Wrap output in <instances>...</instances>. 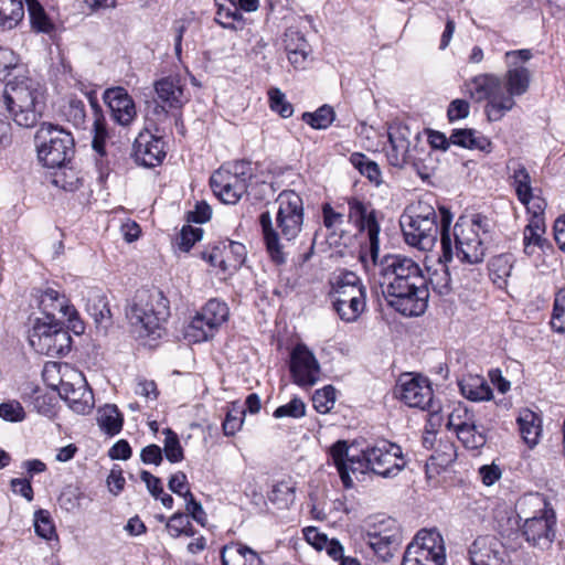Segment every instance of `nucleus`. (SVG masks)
I'll return each instance as SVG.
<instances>
[{
    "instance_id": "obj_1",
    "label": "nucleus",
    "mask_w": 565,
    "mask_h": 565,
    "mask_svg": "<svg viewBox=\"0 0 565 565\" xmlns=\"http://www.w3.org/2000/svg\"><path fill=\"white\" fill-rule=\"evenodd\" d=\"M379 275V284L387 305L403 316H420L427 308L429 292L419 265L399 254L385 255L372 262Z\"/></svg>"
},
{
    "instance_id": "obj_2",
    "label": "nucleus",
    "mask_w": 565,
    "mask_h": 565,
    "mask_svg": "<svg viewBox=\"0 0 565 565\" xmlns=\"http://www.w3.org/2000/svg\"><path fill=\"white\" fill-rule=\"evenodd\" d=\"M532 57L530 50L523 49L505 53L508 71L503 79L492 74H481L468 84L470 96L477 102L488 100L486 114L491 121H498L514 106V97L524 95L531 84L530 70L520 64Z\"/></svg>"
},
{
    "instance_id": "obj_3",
    "label": "nucleus",
    "mask_w": 565,
    "mask_h": 565,
    "mask_svg": "<svg viewBox=\"0 0 565 565\" xmlns=\"http://www.w3.org/2000/svg\"><path fill=\"white\" fill-rule=\"evenodd\" d=\"M330 456L347 489L353 487L350 471L363 473L371 470L381 477L392 478L397 476L406 465L402 448L387 440L376 441L373 446L363 449L361 456L352 454L345 440H338L330 448Z\"/></svg>"
},
{
    "instance_id": "obj_4",
    "label": "nucleus",
    "mask_w": 565,
    "mask_h": 565,
    "mask_svg": "<svg viewBox=\"0 0 565 565\" xmlns=\"http://www.w3.org/2000/svg\"><path fill=\"white\" fill-rule=\"evenodd\" d=\"M126 316L138 338L159 339L170 316L169 300L156 288L138 290Z\"/></svg>"
},
{
    "instance_id": "obj_5",
    "label": "nucleus",
    "mask_w": 565,
    "mask_h": 565,
    "mask_svg": "<svg viewBox=\"0 0 565 565\" xmlns=\"http://www.w3.org/2000/svg\"><path fill=\"white\" fill-rule=\"evenodd\" d=\"M3 99L11 118L20 127H33L42 115V86L22 73L6 84Z\"/></svg>"
},
{
    "instance_id": "obj_6",
    "label": "nucleus",
    "mask_w": 565,
    "mask_h": 565,
    "mask_svg": "<svg viewBox=\"0 0 565 565\" xmlns=\"http://www.w3.org/2000/svg\"><path fill=\"white\" fill-rule=\"evenodd\" d=\"M391 149L387 160L393 167L409 166L423 179L431 175L434 158L431 152L420 142L418 134H412L406 126L392 127L388 131Z\"/></svg>"
},
{
    "instance_id": "obj_7",
    "label": "nucleus",
    "mask_w": 565,
    "mask_h": 565,
    "mask_svg": "<svg viewBox=\"0 0 565 565\" xmlns=\"http://www.w3.org/2000/svg\"><path fill=\"white\" fill-rule=\"evenodd\" d=\"M441 225L438 221H422L411 218L408 216H401L399 223L405 237V242L422 250H429L436 244L438 235L440 234V243L446 260L452 257L451 239L449 235L450 214L441 209Z\"/></svg>"
},
{
    "instance_id": "obj_8",
    "label": "nucleus",
    "mask_w": 565,
    "mask_h": 565,
    "mask_svg": "<svg viewBox=\"0 0 565 565\" xmlns=\"http://www.w3.org/2000/svg\"><path fill=\"white\" fill-rule=\"evenodd\" d=\"M34 141L38 158L43 166L55 169L68 163L74 154V139L65 129L43 122L36 130Z\"/></svg>"
},
{
    "instance_id": "obj_9",
    "label": "nucleus",
    "mask_w": 565,
    "mask_h": 565,
    "mask_svg": "<svg viewBox=\"0 0 565 565\" xmlns=\"http://www.w3.org/2000/svg\"><path fill=\"white\" fill-rule=\"evenodd\" d=\"M484 218L481 216L458 218L454 226L456 255L460 262L479 264L484 259L486 246L483 236L487 235Z\"/></svg>"
},
{
    "instance_id": "obj_10",
    "label": "nucleus",
    "mask_w": 565,
    "mask_h": 565,
    "mask_svg": "<svg viewBox=\"0 0 565 565\" xmlns=\"http://www.w3.org/2000/svg\"><path fill=\"white\" fill-rule=\"evenodd\" d=\"M334 310L347 322H353L365 309V287L360 277L352 271L342 273L331 294Z\"/></svg>"
},
{
    "instance_id": "obj_11",
    "label": "nucleus",
    "mask_w": 565,
    "mask_h": 565,
    "mask_svg": "<svg viewBox=\"0 0 565 565\" xmlns=\"http://www.w3.org/2000/svg\"><path fill=\"white\" fill-rule=\"evenodd\" d=\"M29 342L38 353L56 358L70 352L72 338L62 323L38 320L30 331Z\"/></svg>"
},
{
    "instance_id": "obj_12",
    "label": "nucleus",
    "mask_w": 565,
    "mask_h": 565,
    "mask_svg": "<svg viewBox=\"0 0 565 565\" xmlns=\"http://www.w3.org/2000/svg\"><path fill=\"white\" fill-rule=\"evenodd\" d=\"M247 163L236 161L228 167H222L210 178L213 193L225 204H235L247 192V181L244 178Z\"/></svg>"
},
{
    "instance_id": "obj_13",
    "label": "nucleus",
    "mask_w": 565,
    "mask_h": 565,
    "mask_svg": "<svg viewBox=\"0 0 565 565\" xmlns=\"http://www.w3.org/2000/svg\"><path fill=\"white\" fill-rule=\"evenodd\" d=\"M228 308L224 302L211 299L191 320L185 329L190 342H202L213 337L214 331L226 321Z\"/></svg>"
},
{
    "instance_id": "obj_14",
    "label": "nucleus",
    "mask_w": 565,
    "mask_h": 565,
    "mask_svg": "<svg viewBox=\"0 0 565 565\" xmlns=\"http://www.w3.org/2000/svg\"><path fill=\"white\" fill-rule=\"evenodd\" d=\"M278 203L277 226L287 239H295L303 224V202L298 193L286 190L275 199Z\"/></svg>"
},
{
    "instance_id": "obj_15",
    "label": "nucleus",
    "mask_w": 565,
    "mask_h": 565,
    "mask_svg": "<svg viewBox=\"0 0 565 565\" xmlns=\"http://www.w3.org/2000/svg\"><path fill=\"white\" fill-rule=\"evenodd\" d=\"M533 501H535L534 503L543 504L541 515L526 518L522 526V533L530 544L541 550H546L555 537V512L543 499L535 497Z\"/></svg>"
},
{
    "instance_id": "obj_16",
    "label": "nucleus",
    "mask_w": 565,
    "mask_h": 565,
    "mask_svg": "<svg viewBox=\"0 0 565 565\" xmlns=\"http://www.w3.org/2000/svg\"><path fill=\"white\" fill-rule=\"evenodd\" d=\"M396 395L409 407L427 409L433 415L439 412L433 401V388L427 379L404 374L398 380Z\"/></svg>"
},
{
    "instance_id": "obj_17",
    "label": "nucleus",
    "mask_w": 565,
    "mask_h": 565,
    "mask_svg": "<svg viewBox=\"0 0 565 565\" xmlns=\"http://www.w3.org/2000/svg\"><path fill=\"white\" fill-rule=\"evenodd\" d=\"M55 387L68 407L81 415L88 414L94 407V397L92 391L87 387L82 373L71 370L68 380L61 379Z\"/></svg>"
},
{
    "instance_id": "obj_18",
    "label": "nucleus",
    "mask_w": 565,
    "mask_h": 565,
    "mask_svg": "<svg viewBox=\"0 0 565 565\" xmlns=\"http://www.w3.org/2000/svg\"><path fill=\"white\" fill-rule=\"evenodd\" d=\"M348 217L360 232H366L369 236V257L376 263L380 253V225L376 213L369 204L356 198L348 200Z\"/></svg>"
},
{
    "instance_id": "obj_19",
    "label": "nucleus",
    "mask_w": 565,
    "mask_h": 565,
    "mask_svg": "<svg viewBox=\"0 0 565 565\" xmlns=\"http://www.w3.org/2000/svg\"><path fill=\"white\" fill-rule=\"evenodd\" d=\"M290 372L296 384L313 386L320 379V365L315 354L305 345L297 344L290 356Z\"/></svg>"
},
{
    "instance_id": "obj_20",
    "label": "nucleus",
    "mask_w": 565,
    "mask_h": 565,
    "mask_svg": "<svg viewBox=\"0 0 565 565\" xmlns=\"http://www.w3.org/2000/svg\"><path fill=\"white\" fill-rule=\"evenodd\" d=\"M468 554L471 565H509L502 542L493 535L478 536L471 543Z\"/></svg>"
},
{
    "instance_id": "obj_21",
    "label": "nucleus",
    "mask_w": 565,
    "mask_h": 565,
    "mask_svg": "<svg viewBox=\"0 0 565 565\" xmlns=\"http://www.w3.org/2000/svg\"><path fill=\"white\" fill-rule=\"evenodd\" d=\"M132 154L138 164L147 168L157 167L166 158L164 141L147 130L141 131L135 139Z\"/></svg>"
},
{
    "instance_id": "obj_22",
    "label": "nucleus",
    "mask_w": 565,
    "mask_h": 565,
    "mask_svg": "<svg viewBox=\"0 0 565 565\" xmlns=\"http://www.w3.org/2000/svg\"><path fill=\"white\" fill-rule=\"evenodd\" d=\"M104 102L110 109L111 117L121 126H128L135 119L137 111L128 92L120 86L107 88L103 95Z\"/></svg>"
},
{
    "instance_id": "obj_23",
    "label": "nucleus",
    "mask_w": 565,
    "mask_h": 565,
    "mask_svg": "<svg viewBox=\"0 0 565 565\" xmlns=\"http://www.w3.org/2000/svg\"><path fill=\"white\" fill-rule=\"evenodd\" d=\"M401 543L402 535L396 526H388L383 531L374 527L367 532V544L382 561L390 559Z\"/></svg>"
},
{
    "instance_id": "obj_24",
    "label": "nucleus",
    "mask_w": 565,
    "mask_h": 565,
    "mask_svg": "<svg viewBox=\"0 0 565 565\" xmlns=\"http://www.w3.org/2000/svg\"><path fill=\"white\" fill-rule=\"evenodd\" d=\"M284 43L290 64L297 70H305L309 64L311 46L303 34L289 29L285 33Z\"/></svg>"
},
{
    "instance_id": "obj_25",
    "label": "nucleus",
    "mask_w": 565,
    "mask_h": 565,
    "mask_svg": "<svg viewBox=\"0 0 565 565\" xmlns=\"http://www.w3.org/2000/svg\"><path fill=\"white\" fill-rule=\"evenodd\" d=\"M418 554H427L428 557L446 559V551L443 536L436 530L423 529L417 532L414 540L408 544L406 551H414Z\"/></svg>"
},
{
    "instance_id": "obj_26",
    "label": "nucleus",
    "mask_w": 565,
    "mask_h": 565,
    "mask_svg": "<svg viewBox=\"0 0 565 565\" xmlns=\"http://www.w3.org/2000/svg\"><path fill=\"white\" fill-rule=\"evenodd\" d=\"M215 3L218 8L215 20L222 26L235 31H243L245 29L246 21L239 9L247 11V0H238L239 7L234 0H215Z\"/></svg>"
},
{
    "instance_id": "obj_27",
    "label": "nucleus",
    "mask_w": 565,
    "mask_h": 565,
    "mask_svg": "<svg viewBox=\"0 0 565 565\" xmlns=\"http://www.w3.org/2000/svg\"><path fill=\"white\" fill-rule=\"evenodd\" d=\"M544 233V218L541 216L531 217L523 231L524 253L527 256L539 255V252L544 253L545 249L551 248L547 239L543 237Z\"/></svg>"
},
{
    "instance_id": "obj_28",
    "label": "nucleus",
    "mask_w": 565,
    "mask_h": 565,
    "mask_svg": "<svg viewBox=\"0 0 565 565\" xmlns=\"http://www.w3.org/2000/svg\"><path fill=\"white\" fill-rule=\"evenodd\" d=\"M40 308L50 320H54L56 315L68 319L75 315V309L68 303V299L65 295L60 294L53 288H47L42 292L40 297Z\"/></svg>"
},
{
    "instance_id": "obj_29",
    "label": "nucleus",
    "mask_w": 565,
    "mask_h": 565,
    "mask_svg": "<svg viewBox=\"0 0 565 565\" xmlns=\"http://www.w3.org/2000/svg\"><path fill=\"white\" fill-rule=\"evenodd\" d=\"M264 241L270 259L276 265H284L287 260L284 246L280 244L279 235L273 226L271 216L268 211L263 212L259 216Z\"/></svg>"
},
{
    "instance_id": "obj_30",
    "label": "nucleus",
    "mask_w": 565,
    "mask_h": 565,
    "mask_svg": "<svg viewBox=\"0 0 565 565\" xmlns=\"http://www.w3.org/2000/svg\"><path fill=\"white\" fill-rule=\"evenodd\" d=\"M446 262L443 255L435 265L427 267V287L430 286L438 296H447L452 291L451 277Z\"/></svg>"
},
{
    "instance_id": "obj_31",
    "label": "nucleus",
    "mask_w": 565,
    "mask_h": 565,
    "mask_svg": "<svg viewBox=\"0 0 565 565\" xmlns=\"http://www.w3.org/2000/svg\"><path fill=\"white\" fill-rule=\"evenodd\" d=\"M516 422L524 443L530 448H534L539 444L542 434L540 416L531 409L524 408L520 412Z\"/></svg>"
},
{
    "instance_id": "obj_32",
    "label": "nucleus",
    "mask_w": 565,
    "mask_h": 565,
    "mask_svg": "<svg viewBox=\"0 0 565 565\" xmlns=\"http://www.w3.org/2000/svg\"><path fill=\"white\" fill-rule=\"evenodd\" d=\"M511 172L510 178L515 189L519 200L524 205H529L531 199H533L531 177L525 167L516 160H510L507 166Z\"/></svg>"
},
{
    "instance_id": "obj_33",
    "label": "nucleus",
    "mask_w": 565,
    "mask_h": 565,
    "mask_svg": "<svg viewBox=\"0 0 565 565\" xmlns=\"http://www.w3.org/2000/svg\"><path fill=\"white\" fill-rule=\"evenodd\" d=\"M154 89L158 98L171 108H178L184 103L183 87L178 77H164L156 82Z\"/></svg>"
},
{
    "instance_id": "obj_34",
    "label": "nucleus",
    "mask_w": 565,
    "mask_h": 565,
    "mask_svg": "<svg viewBox=\"0 0 565 565\" xmlns=\"http://www.w3.org/2000/svg\"><path fill=\"white\" fill-rule=\"evenodd\" d=\"M296 484L291 478L273 482L267 494L268 501L278 510H287L295 502Z\"/></svg>"
},
{
    "instance_id": "obj_35",
    "label": "nucleus",
    "mask_w": 565,
    "mask_h": 565,
    "mask_svg": "<svg viewBox=\"0 0 565 565\" xmlns=\"http://www.w3.org/2000/svg\"><path fill=\"white\" fill-rule=\"evenodd\" d=\"M90 105L94 110V122H93V140L92 147L94 151L100 157L106 156L105 143L108 138L107 121L103 115V110L98 105L97 100L90 98Z\"/></svg>"
},
{
    "instance_id": "obj_36",
    "label": "nucleus",
    "mask_w": 565,
    "mask_h": 565,
    "mask_svg": "<svg viewBox=\"0 0 565 565\" xmlns=\"http://www.w3.org/2000/svg\"><path fill=\"white\" fill-rule=\"evenodd\" d=\"M24 0H0V28L11 30L24 17Z\"/></svg>"
},
{
    "instance_id": "obj_37",
    "label": "nucleus",
    "mask_w": 565,
    "mask_h": 565,
    "mask_svg": "<svg viewBox=\"0 0 565 565\" xmlns=\"http://www.w3.org/2000/svg\"><path fill=\"white\" fill-rule=\"evenodd\" d=\"M97 422L102 430L108 435H116L121 430L122 416L116 405H105L98 409Z\"/></svg>"
},
{
    "instance_id": "obj_38",
    "label": "nucleus",
    "mask_w": 565,
    "mask_h": 565,
    "mask_svg": "<svg viewBox=\"0 0 565 565\" xmlns=\"http://www.w3.org/2000/svg\"><path fill=\"white\" fill-rule=\"evenodd\" d=\"M462 395L471 401H489L492 398V391L489 384L481 377H472L460 383Z\"/></svg>"
},
{
    "instance_id": "obj_39",
    "label": "nucleus",
    "mask_w": 565,
    "mask_h": 565,
    "mask_svg": "<svg viewBox=\"0 0 565 565\" xmlns=\"http://www.w3.org/2000/svg\"><path fill=\"white\" fill-rule=\"evenodd\" d=\"M226 260H220V268L223 271H234L239 269L246 260V247L237 241H230L225 250Z\"/></svg>"
},
{
    "instance_id": "obj_40",
    "label": "nucleus",
    "mask_w": 565,
    "mask_h": 565,
    "mask_svg": "<svg viewBox=\"0 0 565 565\" xmlns=\"http://www.w3.org/2000/svg\"><path fill=\"white\" fill-rule=\"evenodd\" d=\"M450 142L469 149L487 150L490 147V141L487 138L476 136V132L470 129L454 130Z\"/></svg>"
},
{
    "instance_id": "obj_41",
    "label": "nucleus",
    "mask_w": 565,
    "mask_h": 565,
    "mask_svg": "<svg viewBox=\"0 0 565 565\" xmlns=\"http://www.w3.org/2000/svg\"><path fill=\"white\" fill-rule=\"evenodd\" d=\"M513 256L511 254H501L494 256L490 262V275L495 284L502 286L511 276L513 269Z\"/></svg>"
},
{
    "instance_id": "obj_42",
    "label": "nucleus",
    "mask_w": 565,
    "mask_h": 565,
    "mask_svg": "<svg viewBox=\"0 0 565 565\" xmlns=\"http://www.w3.org/2000/svg\"><path fill=\"white\" fill-rule=\"evenodd\" d=\"M457 438L468 449H480L487 443V436L481 427L477 426V423L460 428L455 431Z\"/></svg>"
},
{
    "instance_id": "obj_43",
    "label": "nucleus",
    "mask_w": 565,
    "mask_h": 565,
    "mask_svg": "<svg viewBox=\"0 0 565 565\" xmlns=\"http://www.w3.org/2000/svg\"><path fill=\"white\" fill-rule=\"evenodd\" d=\"M28 7L30 22L33 29L39 32L49 33L54 25L46 15L43 7L38 0H24Z\"/></svg>"
},
{
    "instance_id": "obj_44",
    "label": "nucleus",
    "mask_w": 565,
    "mask_h": 565,
    "mask_svg": "<svg viewBox=\"0 0 565 565\" xmlns=\"http://www.w3.org/2000/svg\"><path fill=\"white\" fill-rule=\"evenodd\" d=\"M476 422V416L467 405L462 403L456 404L448 415L447 428L449 430H458L466 426H469Z\"/></svg>"
},
{
    "instance_id": "obj_45",
    "label": "nucleus",
    "mask_w": 565,
    "mask_h": 565,
    "mask_svg": "<svg viewBox=\"0 0 565 565\" xmlns=\"http://www.w3.org/2000/svg\"><path fill=\"white\" fill-rule=\"evenodd\" d=\"M57 170L53 173L52 183L65 191H75L81 184V178L73 168L64 163L61 167H55Z\"/></svg>"
},
{
    "instance_id": "obj_46",
    "label": "nucleus",
    "mask_w": 565,
    "mask_h": 565,
    "mask_svg": "<svg viewBox=\"0 0 565 565\" xmlns=\"http://www.w3.org/2000/svg\"><path fill=\"white\" fill-rule=\"evenodd\" d=\"M23 71L20 57L12 50L0 46V81L7 79L13 72L20 75Z\"/></svg>"
},
{
    "instance_id": "obj_47",
    "label": "nucleus",
    "mask_w": 565,
    "mask_h": 565,
    "mask_svg": "<svg viewBox=\"0 0 565 565\" xmlns=\"http://www.w3.org/2000/svg\"><path fill=\"white\" fill-rule=\"evenodd\" d=\"M334 110L331 106L323 105L315 113H305L302 120L315 129H326L334 120Z\"/></svg>"
},
{
    "instance_id": "obj_48",
    "label": "nucleus",
    "mask_w": 565,
    "mask_h": 565,
    "mask_svg": "<svg viewBox=\"0 0 565 565\" xmlns=\"http://www.w3.org/2000/svg\"><path fill=\"white\" fill-rule=\"evenodd\" d=\"M247 546L242 543H230L223 546L221 558L223 565H247Z\"/></svg>"
},
{
    "instance_id": "obj_49",
    "label": "nucleus",
    "mask_w": 565,
    "mask_h": 565,
    "mask_svg": "<svg viewBox=\"0 0 565 565\" xmlns=\"http://www.w3.org/2000/svg\"><path fill=\"white\" fill-rule=\"evenodd\" d=\"M351 162L371 182L381 183V171L374 161L369 160L362 153H354L351 156Z\"/></svg>"
},
{
    "instance_id": "obj_50",
    "label": "nucleus",
    "mask_w": 565,
    "mask_h": 565,
    "mask_svg": "<svg viewBox=\"0 0 565 565\" xmlns=\"http://www.w3.org/2000/svg\"><path fill=\"white\" fill-rule=\"evenodd\" d=\"M315 409L320 414L329 413L335 404V390L331 385H327L321 390H317L312 396Z\"/></svg>"
},
{
    "instance_id": "obj_51",
    "label": "nucleus",
    "mask_w": 565,
    "mask_h": 565,
    "mask_svg": "<svg viewBox=\"0 0 565 565\" xmlns=\"http://www.w3.org/2000/svg\"><path fill=\"white\" fill-rule=\"evenodd\" d=\"M269 107L282 118H289L294 114L292 105L287 100L286 95L279 88L268 90Z\"/></svg>"
},
{
    "instance_id": "obj_52",
    "label": "nucleus",
    "mask_w": 565,
    "mask_h": 565,
    "mask_svg": "<svg viewBox=\"0 0 565 565\" xmlns=\"http://www.w3.org/2000/svg\"><path fill=\"white\" fill-rule=\"evenodd\" d=\"M35 533L44 539L52 540L56 537V530L50 513L45 510H39L34 514Z\"/></svg>"
},
{
    "instance_id": "obj_53",
    "label": "nucleus",
    "mask_w": 565,
    "mask_h": 565,
    "mask_svg": "<svg viewBox=\"0 0 565 565\" xmlns=\"http://www.w3.org/2000/svg\"><path fill=\"white\" fill-rule=\"evenodd\" d=\"M164 434V443L163 450L167 459L170 462H179L183 459V449L180 445L178 435L172 431L170 428H166L163 430Z\"/></svg>"
},
{
    "instance_id": "obj_54",
    "label": "nucleus",
    "mask_w": 565,
    "mask_h": 565,
    "mask_svg": "<svg viewBox=\"0 0 565 565\" xmlns=\"http://www.w3.org/2000/svg\"><path fill=\"white\" fill-rule=\"evenodd\" d=\"M402 216H408L411 218H417L422 221H437L438 215L435 209L427 202L417 201L409 204Z\"/></svg>"
},
{
    "instance_id": "obj_55",
    "label": "nucleus",
    "mask_w": 565,
    "mask_h": 565,
    "mask_svg": "<svg viewBox=\"0 0 565 565\" xmlns=\"http://www.w3.org/2000/svg\"><path fill=\"white\" fill-rule=\"evenodd\" d=\"M202 228H193L190 225H185L175 238V246L179 250L188 253L192 246L202 238Z\"/></svg>"
},
{
    "instance_id": "obj_56",
    "label": "nucleus",
    "mask_w": 565,
    "mask_h": 565,
    "mask_svg": "<svg viewBox=\"0 0 565 565\" xmlns=\"http://www.w3.org/2000/svg\"><path fill=\"white\" fill-rule=\"evenodd\" d=\"M167 530L172 537H178L182 534L188 536L193 535L190 521L188 516L182 513H175L169 519Z\"/></svg>"
},
{
    "instance_id": "obj_57",
    "label": "nucleus",
    "mask_w": 565,
    "mask_h": 565,
    "mask_svg": "<svg viewBox=\"0 0 565 565\" xmlns=\"http://www.w3.org/2000/svg\"><path fill=\"white\" fill-rule=\"evenodd\" d=\"M64 116L66 117L67 121L73 124L74 127H84L86 120L84 103L82 100L71 99L64 110Z\"/></svg>"
},
{
    "instance_id": "obj_58",
    "label": "nucleus",
    "mask_w": 565,
    "mask_h": 565,
    "mask_svg": "<svg viewBox=\"0 0 565 565\" xmlns=\"http://www.w3.org/2000/svg\"><path fill=\"white\" fill-rule=\"evenodd\" d=\"M306 414L305 403L300 398H292L289 403L279 406L274 412L276 418L291 417L300 418Z\"/></svg>"
},
{
    "instance_id": "obj_59",
    "label": "nucleus",
    "mask_w": 565,
    "mask_h": 565,
    "mask_svg": "<svg viewBox=\"0 0 565 565\" xmlns=\"http://www.w3.org/2000/svg\"><path fill=\"white\" fill-rule=\"evenodd\" d=\"M0 417L7 422L18 423L25 418V412L18 401L0 404Z\"/></svg>"
},
{
    "instance_id": "obj_60",
    "label": "nucleus",
    "mask_w": 565,
    "mask_h": 565,
    "mask_svg": "<svg viewBox=\"0 0 565 565\" xmlns=\"http://www.w3.org/2000/svg\"><path fill=\"white\" fill-rule=\"evenodd\" d=\"M275 192L271 183L256 182L250 185L249 194L253 195L256 202L267 204L275 199Z\"/></svg>"
},
{
    "instance_id": "obj_61",
    "label": "nucleus",
    "mask_w": 565,
    "mask_h": 565,
    "mask_svg": "<svg viewBox=\"0 0 565 565\" xmlns=\"http://www.w3.org/2000/svg\"><path fill=\"white\" fill-rule=\"evenodd\" d=\"M446 559H437V557H428L427 554L414 551H405L402 565H445Z\"/></svg>"
},
{
    "instance_id": "obj_62",
    "label": "nucleus",
    "mask_w": 565,
    "mask_h": 565,
    "mask_svg": "<svg viewBox=\"0 0 565 565\" xmlns=\"http://www.w3.org/2000/svg\"><path fill=\"white\" fill-rule=\"evenodd\" d=\"M244 415L245 411H230L223 423L224 434L227 436L234 435L238 429H241L244 423Z\"/></svg>"
},
{
    "instance_id": "obj_63",
    "label": "nucleus",
    "mask_w": 565,
    "mask_h": 565,
    "mask_svg": "<svg viewBox=\"0 0 565 565\" xmlns=\"http://www.w3.org/2000/svg\"><path fill=\"white\" fill-rule=\"evenodd\" d=\"M469 115V103L465 99H455L448 107V118L450 121L466 118Z\"/></svg>"
},
{
    "instance_id": "obj_64",
    "label": "nucleus",
    "mask_w": 565,
    "mask_h": 565,
    "mask_svg": "<svg viewBox=\"0 0 565 565\" xmlns=\"http://www.w3.org/2000/svg\"><path fill=\"white\" fill-rule=\"evenodd\" d=\"M140 478L146 483L149 492L156 499H159L160 495L163 493V489L161 487V480L146 470L141 471Z\"/></svg>"
}]
</instances>
